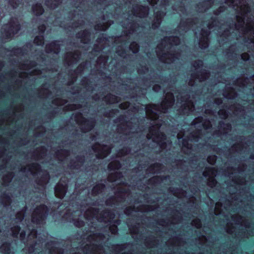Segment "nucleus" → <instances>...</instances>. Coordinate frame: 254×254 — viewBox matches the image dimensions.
I'll return each instance as SVG.
<instances>
[{
  "label": "nucleus",
  "instance_id": "obj_54",
  "mask_svg": "<svg viewBox=\"0 0 254 254\" xmlns=\"http://www.w3.org/2000/svg\"><path fill=\"white\" fill-rule=\"evenodd\" d=\"M45 29H46V26L44 24L40 25L38 27V31L39 32V33H40L41 34H43Z\"/></svg>",
  "mask_w": 254,
  "mask_h": 254
},
{
  "label": "nucleus",
  "instance_id": "obj_28",
  "mask_svg": "<svg viewBox=\"0 0 254 254\" xmlns=\"http://www.w3.org/2000/svg\"><path fill=\"white\" fill-rule=\"evenodd\" d=\"M157 160H131V162H133L134 161V162H136V161H138V162H142L143 161H145V162H153L154 161H157ZM158 161H163V162H164V161H171V162H188V160H158Z\"/></svg>",
  "mask_w": 254,
  "mask_h": 254
},
{
  "label": "nucleus",
  "instance_id": "obj_40",
  "mask_svg": "<svg viewBox=\"0 0 254 254\" xmlns=\"http://www.w3.org/2000/svg\"><path fill=\"white\" fill-rule=\"evenodd\" d=\"M120 167V164L119 161L116 163L115 162H112L108 166L110 170H117Z\"/></svg>",
  "mask_w": 254,
  "mask_h": 254
},
{
  "label": "nucleus",
  "instance_id": "obj_60",
  "mask_svg": "<svg viewBox=\"0 0 254 254\" xmlns=\"http://www.w3.org/2000/svg\"><path fill=\"white\" fill-rule=\"evenodd\" d=\"M225 126H226L225 128L226 129V130L225 131V133H227L229 131H231V125L230 124H227L225 125Z\"/></svg>",
  "mask_w": 254,
  "mask_h": 254
},
{
  "label": "nucleus",
  "instance_id": "obj_58",
  "mask_svg": "<svg viewBox=\"0 0 254 254\" xmlns=\"http://www.w3.org/2000/svg\"><path fill=\"white\" fill-rule=\"evenodd\" d=\"M43 98H51V95H50L49 91L48 90H46L43 92Z\"/></svg>",
  "mask_w": 254,
  "mask_h": 254
},
{
  "label": "nucleus",
  "instance_id": "obj_63",
  "mask_svg": "<svg viewBox=\"0 0 254 254\" xmlns=\"http://www.w3.org/2000/svg\"><path fill=\"white\" fill-rule=\"evenodd\" d=\"M222 103V100L219 99L215 101V103L218 105H220Z\"/></svg>",
  "mask_w": 254,
  "mask_h": 254
},
{
  "label": "nucleus",
  "instance_id": "obj_62",
  "mask_svg": "<svg viewBox=\"0 0 254 254\" xmlns=\"http://www.w3.org/2000/svg\"><path fill=\"white\" fill-rule=\"evenodd\" d=\"M19 235H20V239H21V240L24 239L25 237H26V232H25V231H24V230L21 231Z\"/></svg>",
  "mask_w": 254,
  "mask_h": 254
},
{
  "label": "nucleus",
  "instance_id": "obj_7",
  "mask_svg": "<svg viewBox=\"0 0 254 254\" xmlns=\"http://www.w3.org/2000/svg\"><path fill=\"white\" fill-rule=\"evenodd\" d=\"M147 0L154 8L155 18L152 24L151 27L155 29L160 26L162 21V19L166 14V12L162 10H157V9H158L157 3L159 2V0ZM169 5L170 1L168 0H162L158 9H160L161 10L164 9V10H166L167 9L166 7Z\"/></svg>",
  "mask_w": 254,
  "mask_h": 254
},
{
  "label": "nucleus",
  "instance_id": "obj_15",
  "mask_svg": "<svg viewBox=\"0 0 254 254\" xmlns=\"http://www.w3.org/2000/svg\"><path fill=\"white\" fill-rule=\"evenodd\" d=\"M137 134L136 129L133 127L127 128L124 130L123 134L120 137L124 139L123 142L124 144H129L130 145L129 143L134 142V138L137 137Z\"/></svg>",
  "mask_w": 254,
  "mask_h": 254
},
{
  "label": "nucleus",
  "instance_id": "obj_3",
  "mask_svg": "<svg viewBox=\"0 0 254 254\" xmlns=\"http://www.w3.org/2000/svg\"><path fill=\"white\" fill-rule=\"evenodd\" d=\"M191 126H194L197 130L195 132H191L189 136H186L185 133L182 134L181 132L177 133V137L181 147V151L185 154L190 155L194 154L193 152L196 150H207L209 152H213L217 154H221L225 153L226 154L230 155L234 153L241 154L246 151L244 149V144L243 143V137H236L235 140L239 141V143H234L230 148L227 147L223 148L219 147V144L210 145L206 142L205 144L200 143L194 144L198 142L202 138V131L204 132L207 129L212 127V125L209 120H204L202 117H198L193 120Z\"/></svg>",
  "mask_w": 254,
  "mask_h": 254
},
{
  "label": "nucleus",
  "instance_id": "obj_8",
  "mask_svg": "<svg viewBox=\"0 0 254 254\" xmlns=\"http://www.w3.org/2000/svg\"><path fill=\"white\" fill-rule=\"evenodd\" d=\"M177 106L180 107L178 110L181 114H191L194 111V105L190 96L187 93H181L177 97Z\"/></svg>",
  "mask_w": 254,
  "mask_h": 254
},
{
  "label": "nucleus",
  "instance_id": "obj_51",
  "mask_svg": "<svg viewBox=\"0 0 254 254\" xmlns=\"http://www.w3.org/2000/svg\"><path fill=\"white\" fill-rule=\"evenodd\" d=\"M129 104L128 102L123 103L120 105V108L121 109H127L129 108Z\"/></svg>",
  "mask_w": 254,
  "mask_h": 254
},
{
  "label": "nucleus",
  "instance_id": "obj_14",
  "mask_svg": "<svg viewBox=\"0 0 254 254\" xmlns=\"http://www.w3.org/2000/svg\"><path fill=\"white\" fill-rule=\"evenodd\" d=\"M75 119L76 123L80 126L81 130L84 132L91 130L95 126L94 120L92 119L87 120L81 113L77 117H75Z\"/></svg>",
  "mask_w": 254,
  "mask_h": 254
},
{
  "label": "nucleus",
  "instance_id": "obj_59",
  "mask_svg": "<svg viewBox=\"0 0 254 254\" xmlns=\"http://www.w3.org/2000/svg\"><path fill=\"white\" fill-rule=\"evenodd\" d=\"M12 177V173L11 172H9L8 173V174L6 175L5 177H4V180L5 181H7V182H9L11 180V179Z\"/></svg>",
  "mask_w": 254,
  "mask_h": 254
},
{
  "label": "nucleus",
  "instance_id": "obj_36",
  "mask_svg": "<svg viewBox=\"0 0 254 254\" xmlns=\"http://www.w3.org/2000/svg\"><path fill=\"white\" fill-rule=\"evenodd\" d=\"M37 152L39 153L38 159H43L46 156V148L44 147H41L37 150Z\"/></svg>",
  "mask_w": 254,
  "mask_h": 254
},
{
  "label": "nucleus",
  "instance_id": "obj_32",
  "mask_svg": "<svg viewBox=\"0 0 254 254\" xmlns=\"http://www.w3.org/2000/svg\"><path fill=\"white\" fill-rule=\"evenodd\" d=\"M34 43L38 46L43 45L44 44V37L43 35L36 36L34 40Z\"/></svg>",
  "mask_w": 254,
  "mask_h": 254
},
{
  "label": "nucleus",
  "instance_id": "obj_50",
  "mask_svg": "<svg viewBox=\"0 0 254 254\" xmlns=\"http://www.w3.org/2000/svg\"><path fill=\"white\" fill-rule=\"evenodd\" d=\"M57 156L61 155L62 156L63 155L64 157H67L69 155V152L67 150H61V152L58 150V152L57 154Z\"/></svg>",
  "mask_w": 254,
  "mask_h": 254
},
{
  "label": "nucleus",
  "instance_id": "obj_61",
  "mask_svg": "<svg viewBox=\"0 0 254 254\" xmlns=\"http://www.w3.org/2000/svg\"><path fill=\"white\" fill-rule=\"evenodd\" d=\"M194 223L196 225L197 228L200 227L201 226V221L199 219H197L193 221Z\"/></svg>",
  "mask_w": 254,
  "mask_h": 254
},
{
  "label": "nucleus",
  "instance_id": "obj_48",
  "mask_svg": "<svg viewBox=\"0 0 254 254\" xmlns=\"http://www.w3.org/2000/svg\"><path fill=\"white\" fill-rule=\"evenodd\" d=\"M223 96L228 99H233L237 96V94L236 93H233L232 94L229 93H227L226 92L223 93Z\"/></svg>",
  "mask_w": 254,
  "mask_h": 254
},
{
  "label": "nucleus",
  "instance_id": "obj_43",
  "mask_svg": "<svg viewBox=\"0 0 254 254\" xmlns=\"http://www.w3.org/2000/svg\"><path fill=\"white\" fill-rule=\"evenodd\" d=\"M66 103V101L65 100L58 98L53 100V103L57 105L58 106H63Z\"/></svg>",
  "mask_w": 254,
  "mask_h": 254
},
{
  "label": "nucleus",
  "instance_id": "obj_55",
  "mask_svg": "<svg viewBox=\"0 0 254 254\" xmlns=\"http://www.w3.org/2000/svg\"><path fill=\"white\" fill-rule=\"evenodd\" d=\"M153 90L155 92H158L160 91H161V87L160 85H158V84L154 85L153 87Z\"/></svg>",
  "mask_w": 254,
  "mask_h": 254
},
{
  "label": "nucleus",
  "instance_id": "obj_53",
  "mask_svg": "<svg viewBox=\"0 0 254 254\" xmlns=\"http://www.w3.org/2000/svg\"><path fill=\"white\" fill-rule=\"evenodd\" d=\"M241 59L245 61H248L250 59V55L248 53H243L241 55Z\"/></svg>",
  "mask_w": 254,
  "mask_h": 254
},
{
  "label": "nucleus",
  "instance_id": "obj_38",
  "mask_svg": "<svg viewBox=\"0 0 254 254\" xmlns=\"http://www.w3.org/2000/svg\"><path fill=\"white\" fill-rule=\"evenodd\" d=\"M45 162H49L50 161H66L67 160H43ZM70 161H74V160H70ZM76 161H77L80 162H95L97 160H75Z\"/></svg>",
  "mask_w": 254,
  "mask_h": 254
},
{
  "label": "nucleus",
  "instance_id": "obj_44",
  "mask_svg": "<svg viewBox=\"0 0 254 254\" xmlns=\"http://www.w3.org/2000/svg\"><path fill=\"white\" fill-rule=\"evenodd\" d=\"M66 110H75L80 108L79 105L70 104L65 107Z\"/></svg>",
  "mask_w": 254,
  "mask_h": 254
},
{
  "label": "nucleus",
  "instance_id": "obj_34",
  "mask_svg": "<svg viewBox=\"0 0 254 254\" xmlns=\"http://www.w3.org/2000/svg\"><path fill=\"white\" fill-rule=\"evenodd\" d=\"M30 64L29 65L28 63H25L22 65V68L24 70L28 71L29 69H31L32 67H33L36 66V63L34 62H30Z\"/></svg>",
  "mask_w": 254,
  "mask_h": 254
},
{
  "label": "nucleus",
  "instance_id": "obj_42",
  "mask_svg": "<svg viewBox=\"0 0 254 254\" xmlns=\"http://www.w3.org/2000/svg\"><path fill=\"white\" fill-rule=\"evenodd\" d=\"M74 225L77 228H80L84 225V222L83 220L77 219L74 220Z\"/></svg>",
  "mask_w": 254,
  "mask_h": 254
},
{
  "label": "nucleus",
  "instance_id": "obj_6",
  "mask_svg": "<svg viewBox=\"0 0 254 254\" xmlns=\"http://www.w3.org/2000/svg\"><path fill=\"white\" fill-rule=\"evenodd\" d=\"M225 4L236 11L238 18L240 15H241V18L238 19L240 25L243 26L245 17L251 12V8L248 3V0H225Z\"/></svg>",
  "mask_w": 254,
  "mask_h": 254
},
{
  "label": "nucleus",
  "instance_id": "obj_5",
  "mask_svg": "<svg viewBox=\"0 0 254 254\" xmlns=\"http://www.w3.org/2000/svg\"><path fill=\"white\" fill-rule=\"evenodd\" d=\"M125 8H127L130 9L131 13L127 14L128 17L125 22L122 21L121 24L123 28L126 29L128 34H133L137 32L136 29V23L134 22H130L129 20H132L133 17H145L148 14L149 7L145 6L138 5L137 0H126L124 3Z\"/></svg>",
  "mask_w": 254,
  "mask_h": 254
},
{
  "label": "nucleus",
  "instance_id": "obj_46",
  "mask_svg": "<svg viewBox=\"0 0 254 254\" xmlns=\"http://www.w3.org/2000/svg\"><path fill=\"white\" fill-rule=\"evenodd\" d=\"M172 8L174 10H175L176 11H178V12L179 11L181 12L182 13H184L186 11V8L184 6H180L179 7H177L176 6H173Z\"/></svg>",
  "mask_w": 254,
  "mask_h": 254
},
{
  "label": "nucleus",
  "instance_id": "obj_17",
  "mask_svg": "<svg viewBox=\"0 0 254 254\" xmlns=\"http://www.w3.org/2000/svg\"><path fill=\"white\" fill-rule=\"evenodd\" d=\"M80 53L78 51H74V53H68L66 54L64 60L68 65L76 63L80 59Z\"/></svg>",
  "mask_w": 254,
  "mask_h": 254
},
{
  "label": "nucleus",
  "instance_id": "obj_16",
  "mask_svg": "<svg viewBox=\"0 0 254 254\" xmlns=\"http://www.w3.org/2000/svg\"><path fill=\"white\" fill-rule=\"evenodd\" d=\"M68 189L67 184L59 183L55 187V193L57 198L63 199Z\"/></svg>",
  "mask_w": 254,
  "mask_h": 254
},
{
  "label": "nucleus",
  "instance_id": "obj_31",
  "mask_svg": "<svg viewBox=\"0 0 254 254\" xmlns=\"http://www.w3.org/2000/svg\"><path fill=\"white\" fill-rule=\"evenodd\" d=\"M20 230L21 228L19 225H15L12 227L11 230L12 236L14 238H18Z\"/></svg>",
  "mask_w": 254,
  "mask_h": 254
},
{
  "label": "nucleus",
  "instance_id": "obj_29",
  "mask_svg": "<svg viewBox=\"0 0 254 254\" xmlns=\"http://www.w3.org/2000/svg\"><path fill=\"white\" fill-rule=\"evenodd\" d=\"M131 150L130 147H124L123 149L120 150L118 152L119 156H123L127 154L131 153Z\"/></svg>",
  "mask_w": 254,
  "mask_h": 254
},
{
  "label": "nucleus",
  "instance_id": "obj_26",
  "mask_svg": "<svg viewBox=\"0 0 254 254\" xmlns=\"http://www.w3.org/2000/svg\"><path fill=\"white\" fill-rule=\"evenodd\" d=\"M113 23V22L111 21L106 23L97 24L95 26V29L96 30L105 31Z\"/></svg>",
  "mask_w": 254,
  "mask_h": 254
},
{
  "label": "nucleus",
  "instance_id": "obj_11",
  "mask_svg": "<svg viewBox=\"0 0 254 254\" xmlns=\"http://www.w3.org/2000/svg\"><path fill=\"white\" fill-rule=\"evenodd\" d=\"M33 170L37 173H42L40 177L36 179V184L40 186L46 185L50 179L49 173L46 170L42 169L41 165L38 163H33L29 166V171L32 172Z\"/></svg>",
  "mask_w": 254,
  "mask_h": 254
},
{
  "label": "nucleus",
  "instance_id": "obj_64",
  "mask_svg": "<svg viewBox=\"0 0 254 254\" xmlns=\"http://www.w3.org/2000/svg\"><path fill=\"white\" fill-rule=\"evenodd\" d=\"M127 192V190L125 189L121 188L119 190V193H125Z\"/></svg>",
  "mask_w": 254,
  "mask_h": 254
},
{
  "label": "nucleus",
  "instance_id": "obj_23",
  "mask_svg": "<svg viewBox=\"0 0 254 254\" xmlns=\"http://www.w3.org/2000/svg\"><path fill=\"white\" fill-rule=\"evenodd\" d=\"M200 160H188V162H190V161L197 162L198 161H200ZM204 160L207 162L211 164L213 163L216 162L217 161H218L219 162H223L225 161H230V162L237 161V162H242V161L248 162V161H250L251 160H213V159H212V160Z\"/></svg>",
  "mask_w": 254,
  "mask_h": 254
},
{
  "label": "nucleus",
  "instance_id": "obj_20",
  "mask_svg": "<svg viewBox=\"0 0 254 254\" xmlns=\"http://www.w3.org/2000/svg\"><path fill=\"white\" fill-rule=\"evenodd\" d=\"M76 37L80 39V42L83 44H88L90 41V33L87 30L78 32Z\"/></svg>",
  "mask_w": 254,
  "mask_h": 254
},
{
  "label": "nucleus",
  "instance_id": "obj_45",
  "mask_svg": "<svg viewBox=\"0 0 254 254\" xmlns=\"http://www.w3.org/2000/svg\"><path fill=\"white\" fill-rule=\"evenodd\" d=\"M104 213L107 214V216L110 219H113L115 217L114 213L110 209H106L104 211Z\"/></svg>",
  "mask_w": 254,
  "mask_h": 254
},
{
  "label": "nucleus",
  "instance_id": "obj_19",
  "mask_svg": "<svg viewBox=\"0 0 254 254\" xmlns=\"http://www.w3.org/2000/svg\"><path fill=\"white\" fill-rule=\"evenodd\" d=\"M45 51L47 53H53L56 54H59L60 51V44H59V42L55 41L46 45Z\"/></svg>",
  "mask_w": 254,
  "mask_h": 254
},
{
  "label": "nucleus",
  "instance_id": "obj_2",
  "mask_svg": "<svg viewBox=\"0 0 254 254\" xmlns=\"http://www.w3.org/2000/svg\"><path fill=\"white\" fill-rule=\"evenodd\" d=\"M165 97L160 105L149 104L142 105L144 108L145 116L150 120L151 127L146 135L147 145H144L143 150H154V152H161L164 150H169L172 145V141L168 139L166 135L160 131V128L163 124V121L160 116L162 113L168 112L169 109L173 106L175 102L174 96L172 93L166 91Z\"/></svg>",
  "mask_w": 254,
  "mask_h": 254
},
{
  "label": "nucleus",
  "instance_id": "obj_10",
  "mask_svg": "<svg viewBox=\"0 0 254 254\" xmlns=\"http://www.w3.org/2000/svg\"><path fill=\"white\" fill-rule=\"evenodd\" d=\"M20 30V24L17 18H12L7 24L3 25L1 30V37L5 40H10Z\"/></svg>",
  "mask_w": 254,
  "mask_h": 254
},
{
  "label": "nucleus",
  "instance_id": "obj_35",
  "mask_svg": "<svg viewBox=\"0 0 254 254\" xmlns=\"http://www.w3.org/2000/svg\"><path fill=\"white\" fill-rule=\"evenodd\" d=\"M116 199L114 196H111L105 200V204L108 206H112L115 203Z\"/></svg>",
  "mask_w": 254,
  "mask_h": 254
},
{
  "label": "nucleus",
  "instance_id": "obj_56",
  "mask_svg": "<svg viewBox=\"0 0 254 254\" xmlns=\"http://www.w3.org/2000/svg\"><path fill=\"white\" fill-rule=\"evenodd\" d=\"M161 165L159 164H154L150 166V169L152 170H159Z\"/></svg>",
  "mask_w": 254,
  "mask_h": 254
},
{
  "label": "nucleus",
  "instance_id": "obj_33",
  "mask_svg": "<svg viewBox=\"0 0 254 254\" xmlns=\"http://www.w3.org/2000/svg\"><path fill=\"white\" fill-rule=\"evenodd\" d=\"M129 49L132 53L135 54L139 51V46L137 43L133 42L130 44Z\"/></svg>",
  "mask_w": 254,
  "mask_h": 254
},
{
  "label": "nucleus",
  "instance_id": "obj_4",
  "mask_svg": "<svg viewBox=\"0 0 254 254\" xmlns=\"http://www.w3.org/2000/svg\"><path fill=\"white\" fill-rule=\"evenodd\" d=\"M180 43V39L177 36L165 37L158 44L156 49V55L163 63L170 64L180 60L181 52L176 51V46Z\"/></svg>",
  "mask_w": 254,
  "mask_h": 254
},
{
  "label": "nucleus",
  "instance_id": "obj_52",
  "mask_svg": "<svg viewBox=\"0 0 254 254\" xmlns=\"http://www.w3.org/2000/svg\"><path fill=\"white\" fill-rule=\"evenodd\" d=\"M24 218V214L21 212H18L16 214V218L20 221H22Z\"/></svg>",
  "mask_w": 254,
  "mask_h": 254
},
{
  "label": "nucleus",
  "instance_id": "obj_12",
  "mask_svg": "<svg viewBox=\"0 0 254 254\" xmlns=\"http://www.w3.org/2000/svg\"><path fill=\"white\" fill-rule=\"evenodd\" d=\"M49 212V209L45 204H40L37 206L34 210L35 215L32 217V221L36 224H41L46 219Z\"/></svg>",
  "mask_w": 254,
  "mask_h": 254
},
{
  "label": "nucleus",
  "instance_id": "obj_30",
  "mask_svg": "<svg viewBox=\"0 0 254 254\" xmlns=\"http://www.w3.org/2000/svg\"><path fill=\"white\" fill-rule=\"evenodd\" d=\"M1 249L2 251L5 254H9L11 249L10 243L8 242H5L2 245Z\"/></svg>",
  "mask_w": 254,
  "mask_h": 254
},
{
  "label": "nucleus",
  "instance_id": "obj_1",
  "mask_svg": "<svg viewBox=\"0 0 254 254\" xmlns=\"http://www.w3.org/2000/svg\"><path fill=\"white\" fill-rule=\"evenodd\" d=\"M224 6H220L219 9L214 12V17H211V21H205L200 18L194 19H188L186 21L182 20L178 27V31L180 35L183 34L190 29L194 31L195 35L198 39V44L201 49H205L208 46V36L210 34L209 30L216 31L217 34L220 37H224L227 40H230V37L234 31L238 32L239 36L248 35L250 36V43L254 45V15L250 13L245 17L244 19V25H241L238 19L236 16L237 23L232 25H228L227 22L219 21L217 20L216 16L224 11Z\"/></svg>",
  "mask_w": 254,
  "mask_h": 254
},
{
  "label": "nucleus",
  "instance_id": "obj_49",
  "mask_svg": "<svg viewBox=\"0 0 254 254\" xmlns=\"http://www.w3.org/2000/svg\"><path fill=\"white\" fill-rule=\"evenodd\" d=\"M83 23H84V22L82 20H79L77 23H72L71 28H77V27H80V26L82 27L83 25Z\"/></svg>",
  "mask_w": 254,
  "mask_h": 254
},
{
  "label": "nucleus",
  "instance_id": "obj_39",
  "mask_svg": "<svg viewBox=\"0 0 254 254\" xmlns=\"http://www.w3.org/2000/svg\"><path fill=\"white\" fill-rule=\"evenodd\" d=\"M218 114L221 119H226L228 116V112L225 109H220L218 112Z\"/></svg>",
  "mask_w": 254,
  "mask_h": 254
},
{
  "label": "nucleus",
  "instance_id": "obj_41",
  "mask_svg": "<svg viewBox=\"0 0 254 254\" xmlns=\"http://www.w3.org/2000/svg\"><path fill=\"white\" fill-rule=\"evenodd\" d=\"M133 211H136L135 206H130L125 208L124 212L127 215L129 216Z\"/></svg>",
  "mask_w": 254,
  "mask_h": 254
},
{
  "label": "nucleus",
  "instance_id": "obj_21",
  "mask_svg": "<svg viewBox=\"0 0 254 254\" xmlns=\"http://www.w3.org/2000/svg\"><path fill=\"white\" fill-rule=\"evenodd\" d=\"M106 188V186L103 183H97L95 184L91 189V194L96 196L103 192Z\"/></svg>",
  "mask_w": 254,
  "mask_h": 254
},
{
  "label": "nucleus",
  "instance_id": "obj_37",
  "mask_svg": "<svg viewBox=\"0 0 254 254\" xmlns=\"http://www.w3.org/2000/svg\"><path fill=\"white\" fill-rule=\"evenodd\" d=\"M22 0H8L9 4L13 8H16L21 4Z\"/></svg>",
  "mask_w": 254,
  "mask_h": 254
},
{
  "label": "nucleus",
  "instance_id": "obj_47",
  "mask_svg": "<svg viewBox=\"0 0 254 254\" xmlns=\"http://www.w3.org/2000/svg\"><path fill=\"white\" fill-rule=\"evenodd\" d=\"M163 177L161 176H154L148 180L149 183H155L159 181L160 179H162Z\"/></svg>",
  "mask_w": 254,
  "mask_h": 254
},
{
  "label": "nucleus",
  "instance_id": "obj_18",
  "mask_svg": "<svg viewBox=\"0 0 254 254\" xmlns=\"http://www.w3.org/2000/svg\"><path fill=\"white\" fill-rule=\"evenodd\" d=\"M214 0H205L199 2L197 5V10L199 12L205 11L214 4Z\"/></svg>",
  "mask_w": 254,
  "mask_h": 254
},
{
  "label": "nucleus",
  "instance_id": "obj_22",
  "mask_svg": "<svg viewBox=\"0 0 254 254\" xmlns=\"http://www.w3.org/2000/svg\"><path fill=\"white\" fill-rule=\"evenodd\" d=\"M12 202L10 196L6 192H3L0 196V203L4 206L9 205Z\"/></svg>",
  "mask_w": 254,
  "mask_h": 254
},
{
  "label": "nucleus",
  "instance_id": "obj_13",
  "mask_svg": "<svg viewBox=\"0 0 254 254\" xmlns=\"http://www.w3.org/2000/svg\"><path fill=\"white\" fill-rule=\"evenodd\" d=\"M112 147L110 145L96 143L92 146V150L95 153L96 159H104L111 151Z\"/></svg>",
  "mask_w": 254,
  "mask_h": 254
},
{
  "label": "nucleus",
  "instance_id": "obj_9",
  "mask_svg": "<svg viewBox=\"0 0 254 254\" xmlns=\"http://www.w3.org/2000/svg\"><path fill=\"white\" fill-rule=\"evenodd\" d=\"M196 72L191 73L190 78L189 82V85L193 86L197 82H200L207 79L210 73L205 69H202L203 62L201 60L195 61L192 64Z\"/></svg>",
  "mask_w": 254,
  "mask_h": 254
},
{
  "label": "nucleus",
  "instance_id": "obj_24",
  "mask_svg": "<svg viewBox=\"0 0 254 254\" xmlns=\"http://www.w3.org/2000/svg\"><path fill=\"white\" fill-rule=\"evenodd\" d=\"M104 100L108 104H114L119 102V98L111 94H108L105 96Z\"/></svg>",
  "mask_w": 254,
  "mask_h": 254
},
{
  "label": "nucleus",
  "instance_id": "obj_57",
  "mask_svg": "<svg viewBox=\"0 0 254 254\" xmlns=\"http://www.w3.org/2000/svg\"><path fill=\"white\" fill-rule=\"evenodd\" d=\"M117 226L115 225H113L110 227V229L113 234H115L117 231Z\"/></svg>",
  "mask_w": 254,
  "mask_h": 254
},
{
  "label": "nucleus",
  "instance_id": "obj_27",
  "mask_svg": "<svg viewBox=\"0 0 254 254\" xmlns=\"http://www.w3.org/2000/svg\"><path fill=\"white\" fill-rule=\"evenodd\" d=\"M122 177V173L121 172H115L109 175V180L111 182H114L120 179Z\"/></svg>",
  "mask_w": 254,
  "mask_h": 254
},
{
  "label": "nucleus",
  "instance_id": "obj_25",
  "mask_svg": "<svg viewBox=\"0 0 254 254\" xmlns=\"http://www.w3.org/2000/svg\"><path fill=\"white\" fill-rule=\"evenodd\" d=\"M62 0H46L45 4L49 8L54 9L62 3Z\"/></svg>",
  "mask_w": 254,
  "mask_h": 254
}]
</instances>
